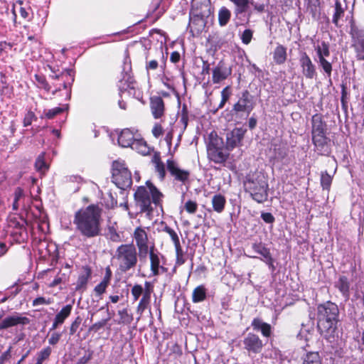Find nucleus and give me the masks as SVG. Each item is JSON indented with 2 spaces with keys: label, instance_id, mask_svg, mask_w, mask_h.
I'll list each match as a JSON object with an SVG mask.
<instances>
[{
  "label": "nucleus",
  "instance_id": "1",
  "mask_svg": "<svg viewBox=\"0 0 364 364\" xmlns=\"http://www.w3.org/2000/svg\"><path fill=\"white\" fill-rule=\"evenodd\" d=\"M317 327L320 333L328 341H333L338 331L339 309L338 306L327 301L317 306Z\"/></svg>",
  "mask_w": 364,
  "mask_h": 364
},
{
  "label": "nucleus",
  "instance_id": "2",
  "mask_svg": "<svg viewBox=\"0 0 364 364\" xmlns=\"http://www.w3.org/2000/svg\"><path fill=\"white\" fill-rule=\"evenodd\" d=\"M100 216L101 211L98 206L90 205L75 213L73 223L82 235L92 237L100 233Z\"/></svg>",
  "mask_w": 364,
  "mask_h": 364
},
{
  "label": "nucleus",
  "instance_id": "3",
  "mask_svg": "<svg viewBox=\"0 0 364 364\" xmlns=\"http://www.w3.org/2000/svg\"><path fill=\"white\" fill-rule=\"evenodd\" d=\"M244 188L259 203H264L268 198V180L262 171L247 174L244 181Z\"/></svg>",
  "mask_w": 364,
  "mask_h": 364
},
{
  "label": "nucleus",
  "instance_id": "4",
  "mask_svg": "<svg viewBox=\"0 0 364 364\" xmlns=\"http://www.w3.org/2000/svg\"><path fill=\"white\" fill-rule=\"evenodd\" d=\"M146 184V187L139 186L137 188L134 193V199L136 205L140 207L141 212L146 213V215L150 216L153 212L151 202L156 206L161 207V201L164 195L149 181H147Z\"/></svg>",
  "mask_w": 364,
  "mask_h": 364
},
{
  "label": "nucleus",
  "instance_id": "5",
  "mask_svg": "<svg viewBox=\"0 0 364 364\" xmlns=\"http://www.w3.org/2000/svg\"><path fill=\"white\" fill-rule=\"evenodd\" d=\"M132 184L131 173L125 166L124 161L115 160V186L119 189L122 201L119 205L128 209L127 196Z\"/></svg>",
  "mask_w": 364,
  "mask_h": 364
},
{
  "label": "nucleus",
  "instance_id": "6",
  "mask_svg": "<svg viewBox=\"0 0 364 364\" xmlns=\"http://www.w3.org/2000/svg\"><path fill=\"white\" fill-rule=\"evenodd\" d=\"M117 252L115 257L120 271L125 272L135 267L137 262V254L134 245H122L118 247Z\"/></svg>",
  "mask_w": 364,
  "mask_h": 364
},
{
  "label": "nucleus",
  "instance_id": "7",
  "mask_svg": "<svg viewBox=\"0 0 364 364\" xmlns=\"http://www.w3.org/2000/svg\"><path fill=\"white\" fill-rule=\"evenodd\" d=\"M27 221L18 216H10L8 220V228L10 235L14 241L17 243L25 242L28 238L26 228Z\"/></svg>",
  "mask_w": 364,
  "mask_h": 364
},
{
  "label": "nucleus",
  "instance_id": "8",
  "mask_svg": "<svg viewBox=\"0 0 364 364\" xmlns=\"http://www.w3.org/2000/svg\"><path fill=\"white\" fill-rule=\"evenodd\" d=\"M255 106L254 97L249 91L244 90L238 101L233 105L232 111L235 113L245 112L248 115L253 110Z\"/></svg>",
  "mask_w": 364,
  "mask_h": 364
},
{
  "label": "nucleus",
  "instance_id": "9",
  "mask_svg": "<svg viewBox=\"0 0 364 364\" xmlns=\"http://www.w3.org/2000/svg\"><path fill=\"white\" fill-rule=\"evenodd\" d=\"M246 132L247 130L242 127H236L232 131L228 132L226 134L225 149L228 151H231L241 146Z\"/></svg>",
  "mask_w": 364,
  "mask_h": 364
},
{
  "label": "nucleus",
  "instance_id": "10",
  "mask_svg": "<svg viewBox=\"0 0 364 364\" xmlns=\"http://www.w3.org/2000/svg\"><path fill=\"white\" fill-rule=\"evenodd\" d=\"M242 343L244 349H245L249 353H259L262 350L264 346L262 341L257 335L253 333H247L245 336Z\"/></svg>",
  "mask_w": 364,
  "mask_h": 364
},
{
  "label": "nucleus",
  "instance_id": "11",
  "mask_svg": "<svg viewBox=\"0 0 364 364\" xmlns=\"http://www.w3.org/2000/svg\"><path fill=\"white\" fill-rule=\"evenodd\" d=\"M166 167L170 175L174 178V180L183 183H185L188 181L190 172L187 170L181 169L178 164L173 160H167Z\"/></svg>",
  "mask_w": 364,
  "mask_h": 364
},
{
  "label": "nucleus",
  "instance_id": "12",
  "mask_svg": "<svg viewBox=\"0 0 364 364\" xmlns=\"http://www.w3.org/2000/svg\"><path fill=\"white\" fill-rule=\"evenodd\" d=\"M30 323L28 317L23 316L19 314H15L5 317L0 322V330L9 328L18 325H27Z\"/></svg>",
  "mask_w": 364,
  "mask_h": 364
},
{
  "label": "nucleus",
  "instance_id": "13",
  "mask_svg": "<svg viewBox=\"0 0 364 364\" xmlns=\"http://www.w3.org/2000/svg\"><path fill=\"white\" fill-rule=\"evenodd\" d=\"M299 63L303 75L308 79H313L316 75V66L306 53L303 52L299 58Z\"/></svg>",
  "mask_w": 364,
  "mask_h": 364
},
{
  "label": "nucleus",
  "instance_id": "14",
  "mask_svg": "<svg viewBox=\"0 0 364 364\" xmlns=\"http://www.w3.org/2000/svg\"><path fill=\"white\" fill-rule=\"evenodd\" d=\"M213 82L218 84L226 80L232 74V69L228 67L223 61H220L213 69Z\"/></svg>",
  "mask_w": 364,
  "mask_h": 364
},
{
  "label": "nucleus",
  "instance_id": "15",
  "mask_svg": "<svg viewBox=\"0 0 364 364\" xmlns=\"http://www.w3.org/2000/svg\"><path fill=\"white\" fill-rule=\"evenodd\" d=\"M29 202L30 198L26 194L24 191L21 187L16 188L14 194V202L12 203L13 209L18 210L20 208H26Z\"/></svg>",
  "mask_w": 364,
  "mask_h": 364
},
{
  "label": "nucleus",
  "instance_id": "16",
  "mask_svg": "<svg viewBox=\"0 0 364 364\" xmlns=\"http://www.w3.org/2000/svg\"><path fill=\"white\" fill-rule=\"evenodd\" d=\"M150 108L154 119H160L164 114V102L161 97L154 96L150 97Z\"/></svg>",
  "mask_w": 364,
  "mask_h": 364
},
{
  "label": "nucleus",
  "instance_id": "17",
  "mask_svg": "<svg viewBox=\"0 0 364 364\" xmlns=\"http://www.w3.org/2000/svg\"><path fill=\"white\" fill-rule=\"evenodd\" d=\"M205 26V20L201 14L191 16L188 28L193 36L198 35L202 32Z\"/></svg>",
  "mask_w": 364,
  "mask_h": 364
},
{
  "label": "nucleus",
  "instance_id": "18",
  "mask_svg": "<svg viewBox=\"0 0 364 364\" xmlns=\"http://www.w3.org/2000/svg\"><path fill=\"white\" fill-rule=\"evenodd\" d=\"M73 310V306L71 304H67L64 306L60 311L55 315L52 326L50 328V331L56 329L58 327L61 326L65 321L70 316Z\"/></svg>",
  "mask_w": 364,
  "mask_h": 364
},
{
  "label": "nucleus",
  "instance_id": "19",
  "mask_svg": "<svg viewBox=\"0 0 364 364\" xmlns=\"http://www.w3.org/2000/svg\"><path fill=\"white\" fill-rule=\"evenodd\" d=\"M312 141L316 151L321 154L327 155L329 153L328 147V139L326 136V133L312 134Z\"/></svg>",
  "mask_w": 364,
  "mask_h": 364
},
{
  "label": "nucleus",
  "instance_id": "20",
  "mask_svg": "<svg viewBox=\"0 0 364 364\" xmlns=\"http://www.w3.org/2000/svg\"><path fill=\"white\" fill-rule=\"evenodd\" d=\"M350 34L353 38V44L356 58L358 60H364V38L358 35L353 28H351Z\"/></svg>",
  "mask_w": 364,
  "mask_h": 364
},
{
  "label": "nucleus",
  "instance_id": "21",
  "mask_svg": "<svg viewBox=\"0 0 364 364\" xmlns=\"http://www.w3.org/2000/svg\"><path fill=\"white\" fill-rule=\"evenodd\" d=\"M136 137L130 129H122L118 136V144L122 147H129L135 140Z\"/></svg>",
  "mask_w": 364,
  "mask_h": 364
},
{
  "label": "nucleus",
  "instance_id": "22",
  "mask_svg": "<svg viewBox=\"0 0 364 364\" xmlns=\"http://www.w3.org/2000/svg\"><path fill=\"white\" fill-rule=\"evenodd\" d=\"M326 131V124L323 120L322 116L316 114L311 117V135L316 134H323Z\"/></svg>",
  "mask_w": 364,
  "mask_h": 364
},
{
  "label": "nucleus",
  "instance_id": "23",
  "mask_svg": "<svg viewBox=\"0 0 364 364\" xmlns=\"http://www.w3.org/2000/svg\"><path fill=\"white\" fill-rule=\"evenodd\" d=\"M252 249L255 252L262 255L264 258V262L269 266V267L272 268V270H274L273 259L269 249L262 243H254L252 245Z\"/></svg>",
  "mask_w": 364,
  "mask_h": 364
},
{
  "label": "nucleus",
  "instance_id": "24",
  "mask_svg": "<svg viewBox=\"0 0 364 364\" xmlns=\"http://www.w3.org/2000/svg\"><path fill=\"white\" fill-rule=\"evenodd\" d=\"M91 276V270L89 267H83L82 272L79 274L75 290L76 291H84Z\"/></svg>",
  "mask_w": 364,
  "mask_h": 364
},
{
  "label": "nucleus",
  "instance_id": "25",
  "mask_svg": "<svg viewBox=\"0 0 364 364\" xmlns=\"http://www.w3.org/2000/svg\"><path fill=\"white\" fill-rule=\"evenodd\" d=\"M208 154L209 159L217 164L225 161L228 156V154L225 153L223 149H218L213 147L208 148Z\"/></svg>",
  "mask_w": 364,
  "mask_h": 364
},
{
  "label": "nucleus",
  "instance_id": "26",
  "mask_svg": "<svg viewBox=\"0 0 364 364\" xmlns=\"http://www.w3.org/2000/svg\"><path fill=\"white\" fill-rule=\"evenodd\" d=\"M130 146L132 149L136 150L138 153L144 156L149 154L151 151V149L143 139L136 138Z\"/></svg>",
  "mask_w": 364,
  "mask_h": 364
},
{
  "label": "nucleus",
  "instance_id": "27",
  "mask_svg": "<svg viewBox=\"0 0 364 364\" xmlns=\"http://www.w3.org/2000/svg\"><path fill=\"white\" fill-rule=\"evenodd\" d=\"M235 6L234 14L237 18H240V16L247 11L250 6V0H230Z\"/></svg>",
  "mask_w": 364,
  "mask_h": 364
},
{
  "label": "nucleus",
  "instance_id": "28",
  "mask_svg": "<svg viewBox=\"0 0 364 364\" xmlns=\"http://www.w3.org/2000/svg\"><path fill=\"white\" fill-rule=\"evenodd\" d=\"M226 203V199L224 196L221 194H215L212 198V205L213 210L220 213L224 210Z\"/></svg>",
  "mask_w": 364,
  "mask_h": 364
},
{
  "label": "nucleus",
  "instance_id": "29",
  "mask_svg": "<svg viewBox=\"0 0 364 364\" xmlns=\"http://www.w3.org/2000/svg\"><path fill=\"white\" fill-rule=\"evenodd\" d=\"M273 58L277 64H283L287 60L286 48L282 45L277 46L274 51Z\"/></svg>",
  "mask_w": 364,
  "mask_h": 364
},
{
  "label": "nucleus",
  "instance_id": "30",
  "mask_svg": "<svg viewBox=\"0 0 364 364\" xmlns=\"http://www.w3.org/2000/svg\"><path fill=\"white\" fill-rule=\"evenodd\" d=\"M150 262H151V269L154 275L159 274L160 260L157 254L154 252V247L150 250L149 252Z\"/></svg>",
  "mask_w": 364,
  "mask_h": 364
},
{
  "label": "nucleus",
  "instance_id": "31",
  "mask_svg": "<svg viewBox=\"0 0 364 364\" xmlns=\"http://www.w3.org/2000/svg\"><path fill=\"white\" fill-rule=\"evenodd\" d=\"M231 17L230 11L225 6H223L218 11V23L220 26H225L228 24Z\"/></svg>",
  "mask_w": 364,
  "mask_h": 364
},
{
  "label": "nucleus",
  "instance_id": "32",
  "mask_svg": "<svg viewBox=\"0 0 364 364\" xmlns=\"http://www.w3.org/2000/svg\"><path fill=\"white\" fill-rule=\"evenodd\" d=\"M302 364H321V359L318 353L309 352L303 358Z\"/></svg>",
  "mask_w": 364,
  "mask_h": 364
},
{
  "label": "nucleus",
  "instance_id": "33",
  "mask_svg": "<svg viewBox=\"0 0 364 364\" xmlns=\"http://www.w3.org/2000/svg\"><path fill=\"white\" fill-rule=\"evenodd\" d=\"M134 238L136 240V245H141L143 244H146L148 242L147 234L144 229L141 228H136L135 229Z\"/></svg>",
  "mask_w": 364,
  "mask_h": 364
},
{
  "label": "nucleus",
  "instance_id": "34",
  "mask_svg": "<svg viewBox=\"0 0 364 364\" xmlns=\"http://www.w3.org/2000/svg\"><path fill=\"white\" fill-rule=\"evenodd\" d=\"M318 58H326L330 55L329 44L322 41L315 47Z\"/></svg>",
  "mask_w": 364,
  "mask_h": 364
},
{
  "label": "nucleus",
  "instance_id": "35",
  "mask_svg": "<svg viewBox=\"0 0 364 364\" xmlns=\"http://www.w3.org/2000/svg\"><path fill=\"white\" fill-rule=\"evenodd\" d=\"M336 287L346 297L348 296L349 283L346 277H341L338 282L336 283Z\"/></svg>",
  "mask_w": 364,
  "mask_h": 364
},
{
  "label": "nucleus",
  "instance_id": "36",
  "mask_svg": "<svg viewBox=\"0 0 364 364\" xmlns=\"http://www.w3.org/2000/svg\"><path fill=\"white\" fill-rule=\"evenodd\" d=\"M107 278L105 277L104 279L95 287V292L97 296L102 294L107 287L108 280L111 276L112 272L109 267L107 268Z\"/></svg>",
  "mask_w": 364,
  "mask_h": 364
},
{
  "label": "nucleus",
  "instance_id": "37",
  "mask_svg": "<svg viewBox=\"0 0 364 364\" xmlns=\"http://www.w3.org/2000/svg\"><path fill=\"white\" fill-rule=\"evenodd\" d=\"M134 80L129 75L127 74L123 80L119 81V89L120 92H124L128 89H134Z\"/></svg>",
  "mask_w": 364,
  "mask_h": 364
},
{
  "label": "nucleus",
  "instance_id": "38",
  "mask_svg": "<svg viewBox=\"0 0 364 364\" xmlns=\"http://www.w3.org/2000/svg\"><path fill=\"white\" fill-rule=\"evenodd\" d=\"M36 169L41 173H44L48 168V164L45 161V153H41L36 160Z\"/></svg>",
  "mask_w": 364,
  "mask_h": 364
},
{
  "label": "nucleus",
  "instance_id": "39",
  "mask_svg": "<svg viewBox=\"0 0 364 364\" xmlns=\"http://www.w3.org/2000/svg\"><path fill=\"white\" fill-rule=\"evenodd\" d=\"M344 14V9L342 7L341 2L338 0H336L335 4V13L333 16V23L336 26H338V20L343 16Z\"/></svg>",
  "mask_w": 364,
  "mask_h": 364
},
{
  "label": "nucleus",
  "instance_id": "40",
  "mask_svg": "<svg viewBox=\"0 0 364 364\" xmlns=\"http://www.w3.org/2000/svg\"><path fill=\"white\" fill-rule=\"evenodd\" d=\"M205 299V290L203 287H196L193 292V301L200 302Z\"/></svg>",
  "mask_w": 364,
  "mask_h": 364
},
{
  "label": "nucleus",
  "instance_id": "41",
  "mask_svg": "<svg viewBox=\"0 0 364 364\" xmlns=\"http://www.w3.org/2000/svg\"><path fill=\"white\" fill-rule=\"evenodd\" d=\"M118 316L119 318L117 321L119 323L127 324L132 320V316L128 313L127 309L119 310Z\"/></svg>",
  "mask_w": 364,
  "mask_h": 364
},
{
  "label": "nucleus",
  "instance_id": "42",
  "mask_svg": "<svg viewBox=\"0 0 364 364\" xmlns=\"http://www.w3.org/2000/svg\"><path fill=\"white\" fill-rule=\"evenodd\" d=\"M68 107V105H65L63 107H58L48 109L45 112V116L48 119H53L55 116L67 109Z\"/></svg>",
  "mask_w": 364,
  "mask_h": 364
},
{
  "label": "nucleus",
  "instance_id": "43",
  "mask_svg": "<svg viewBox=\"0 0 364 364\" xmlns=\"http://www.w3.org/2000/svg\"><path fill=\"white\" fill-rule=\"evenodd\" d=\"M318 63L324 72L327 74L328 77L331 76L332 72V65L330 62H328L326 58H318Z\"/></svg>",
  "mask_w": 364,
  "mask_h": 364
},
{
  "label": "nucleus",
  "instance_id": "44",
  "mask_svg": "<svg viewBox=\"0 0 364 364\" xmlns=\"http://www.w3.org/2000/svg\"><path fill=\"white\" fill-rule=\"evenodd\" d=\"M332 181L331 176L327 171L323 172L321 177V184L323 189H329Z\"/></svg>",
  "mask_w": 364,
  "mask_h": 364
},
{
  "label": "nucleus",
  "instance_id": "45",
  "mask_svg": "<svg viewBox=\"0 0 364 364\" xmlns=\"http://www.w3.org/2000/svg\"><path fill=\"white\" fill-rule=\"evenodd\" d=\"M52 302H53V301L50 298L39 296L33 300L32 306L36 307L38 306L49 305Z\"/></svg>",
  "mask_w": 364,
  "mask_h": 364
},
{
  "label": "nucleus",
  "instance_id": "46",
  "mask_svg": "<svg viewBox=\"0 0 364 364\" xmlns=\"http://www.w3.org/2000/svg\"><path fill=\"white\" fill-rule=\"evenodd\" d=\"M229 90H230V87L227 86L222 90V92H221L222 100L218 107V109H222L225 106L227 101L229 100V97L230 95V92H229Z\"/></svg>",
  "mask_w": 364,
  "mask_h": 364
},
{
  "label": "nucleus",
  "instance_id": "47",
  "mask_svg": "<svg viewBox=\"0 0 364 364\" xmlns=\"http://www.w3.org/2000/svg\"><path fill=\"white\" fill-rule=\"evenodd\" d=\"M252 36H253L252 30L247 28V29H245L242 32L240 38H241L242 43H244L245 45H248L251 42V41L252 39Z\"/></svg>",
  "mask_w": 364,
  "mask_h": 364
},
{
  "label": "nucleus",
  "instance_id": "48",
  "mask_svg": "<svg viewBox=\"0 0 364 364\" xmlns=\"http://www.w3.org/2000/svg\"><path fill=\"white\" fill-rule=\"evenodd\" d=\"M35 79L41 88L44 89L47 92L50 91V86L46 81V79L44 76L40 75H36Z\"/></svg>",
  "mask_w": 364,
  "mask_h": 364
},
{
  "label": "nucleus",
  "instance_id": "49",
  "mask_svg": "<svg viewBox=\"0 0 364 364\" xmlns=\"http://www.w3.org/2000/svg\"><path fill=\"white\" fill-rule=\"evenodd\" d=\"M164 230L170 235V237L174 244V246L181 245L180 240H179V237H178L177 233L172 228H171L168 226H166L164 228Z\"/></svg>",
  "mask_w": 364,
  "mask_h": 364
},
{
  "label": "nucleus",
  "instance_id": "50",
  "mask_svg": "<svg viewBox=\"0 0 364 364\" xmlns=\"http://www.w3.org/2000/svg\"><path fill=\"white\" fill-rule=\"evenodd\" d=\"M174 247L176 250V264L178 265H182L185 263L186 259L183 257V251L182 250L181 245H178Z\"/></svg>",
  "mask_w": 364,
  "mask_h": 364
},
{
  "label": "nucleus",
  "instance_id": "51",
  "mask_svg": "<svg viewBox=\"0 0 364 364\" xmlns=\"http://www.w3.org/2000/svg\"><path fill=\"white\" fill-rule=\"evenodd\" d=\"M223 139L220 137L215 136L214 138L213 137L211 138L208 148L213 147V148L218 149H223Z\"/></svg>",
  "mask_w": 364,
  "mask_h": 364
},
{
  "label": "nucleus",
  "instance_id": "52",
  "mask_svg": "<svg viewBox=\"0 0 364 364\" xmlns=\"http://www.w3.org/2000/svg\"><path fill=\"white\" fill-rule=\"evenodd\" d=\"M50 353H51V348L50 347H46V348H43V350H41L38 353L37 360L43 363V362L45 360L48 358V357L50 356Z\"/></svg>",
  "mask_w": 364,
  "mask_h": 364
},
{
  "label": "nucleus",
  "instance_id": "53",
  "mask_svg": "<svg viewBox=\"0 0 364 364\" xmlns=\"http://www.w3.org/2000/svg\"><path fill=\"white\" fill-rule=\"evenodd\" d=\"M185 210L190 214H194L198 209V204L193 200H188L184 205Z\"/></svg>",
  "mask_w": 364,
  "mask_h": 364
},
{
  "label": "nucleus",
  "instance_id": "54",
  "mask_svg": "<svg viewBox=\"0 0 364 364\" xmlns=\"http://www.w3.org/2000/svg\"><path fill=\"white\" fill-rule=\"evenodd\" d=\"M146 289L142 293V298L141 300L144 301L146 303L150 302L151 289L150 288V283L146 282L145 283Z\"/></svg>",
  "mask_w": 364,
  "mask_h": 364
},
{
  "label": "nucleus",
  "instance_id": "55",
  "mask_svg": "<svg viewBox=\"0 0 364 364\" xmlns=\"http://www.w3.org/2000/svg\"><path fill=\"white\" fill-rule=\"evenodd\" d=\"M146 289L142 293V298L141 300L144 301L146 303L150 302L151 289L150 288V283L146 282L145 283Z\"/></svg>",
  "mask_w": 364,
  "mask_h": 364
},
{
  "label": "nucleus",
  "instance_id": "56",
  "mask_svg": "<svg viewBox=\"0 0 364 364\" xmlns=\"http://www.w3.org/2000/svg\"><path fill=\"white\" fill-rule=\"evenodd\" d=\"M34 119H36L35 114L31 111L28 112L25 114L24 118H23V126L25 127L30 126L32 124V122L33 121Z\"/></svg>",
  "mask_w": 364,
  "mask_h": 364
},
{
  "label": "nucleus",
  "instance_id": "57",
  "mask_svg": "<svg viewBox=\"0 0 364 364\" xmlns=\"http://www.w3.org/2000/svg\"><path fill=\"white\" fill-rule=\"evenodd\" d=\"M92 356V353L91 352H85L83 356L80 357L75 362V364H86L91 360Z\"/></svg>",
  "mask_w": 364,
  "mask_h": 364
},
{
  "label": "nucleus",
  "instance_id": "58",
  "mask_svg": "<svg viewBox=\"0 0 364 364\" xmlns=\"http://www.w3.org/2000/svg\"><path fill=\"white\" fill-rule=\"evenodd\" d=\"M143 288L141 285L136 284L132 287V294L135 300H137L143 293Z\"/></svg>",
  "mask_w": 364,
  "mask_h": 364
},
{
  "label": "nucleus",
  "instance_id": "59",
  "mask_svg": "<svg viewBox=\"0 0 364 364\" xmlns=\"http://www.w3.org/2000/svg\"><path fill=\"white\" fill-rule=\"evenodd\" d=\"M61 338V333L58 332H53L51 333L50 338H48V343L50 345L54 346L58 343Z\"/></svg>",
  "mask_w": 364,
  "mask_h": 364
},
{
  "label": "nucleus",
  "instance_id": "60",
  "mask_svg": "<svg viewBox=\"0 0 364 364\" xmlns=\"http://www.w3.org/2000/svg\"><path fill=\"white\" fill-rule=\"evenodd\" d=\"M139 248V256L140 258H146L149 252L147 243L141 245H137Z\"/></svg>",
  "mask_w": 364,
  "mask_h": 364
},
{
  "label": "nucleus",
  "instance_id": "61",
  "mask_svg": "<svg viewBox=\"0 0 364 364\" xmlns=\"http://www.w3.org/2000/svg\"><path fill=\"white\" fill-rule=\"evenodd\" d=\"M164 133L163 128L161 124L156 123L152 129V134L156 138H159Z\"/></svg>",
  "mask_w": 364,
  "mask_h": 364
},
{
  "label": "nucleus",
  "instance_id": "62",
  "mask_svg": "<svg viewBox=\"0 0 364 364\" xmlns=\"http://www.w3.org/2000/svg\"><path fill=\"white\" fill-rule=\"evenodd\" d=\"M155 170L159 173L160 178L164 179L166 176V170L164 163L155 166Z\"/></svg>",
  "mask_w": 364,
  "mask_h": 364
},
{
  "label": "nucleus",
  "instance_id": "63",
  "mask_svg": "<svg viewBox=\"0 0 364 364\" xmlns=\"http://www.w3.org/2000/svg\"><path fill=\"white\" fill-rule=\"evenodd\" d=\"M13 44L11 43H7L6 41L0 42V55L4 53H7L8 50L11 49Z\"/></svg>",
  "mask_w": 364,
  "mask_h": 364
},
{
  "label": "nucleus",
  "instance_id": "64",
  "mask_svg": "<svg viewBox=\"0 0 364 364\" xmlns=\"http://www.w3.org/2000/svg\"><path fill=\"white\" fill-rule=\"evenodd\" d=\"M262 332V334L265 337H269L271 336V326L267 323H264V324L259 329Z\"/></svg>",
  "mask_w": 364,
  "mask_h": 364
}]
</instances>
